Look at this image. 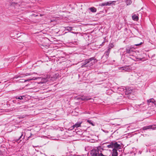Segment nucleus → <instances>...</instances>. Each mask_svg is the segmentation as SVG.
I'll use <instances>...</instances> for the list:
<instances>
[{
  "mask_svg": "<svg viewBox=\"0 0 156 156\" xmlns=\"http://www.w3.org/2000/svg\"><path fill=\"white\" fill-rule=\"evenodd\" d=\"M97 60L94 57H92L89 59H86L83 61L81 63V67H90L95 62H97Z\"/></svg>",
  "mask_w": 156,
  "mask_h": 156,
  "instance_id": "nucleus-1",
  "label": "nucleus"
},
{
  "mask_svg": "<svg viewBox=\"0 0 156 156\" xmlns=\"http://www.w3.org/2000/svg\"><path fill=\"white\" fill-rule=\"evenodd\" d=\"M148 129H152V130H155L156 129V125H150L147 126H144L142 128V129L143 130Z\"/></svg>",
  "mask_w": 156,
  "mask_h": 156,
  "instance_id": "nucleus-7",
  "label": "nucleus"
},
{
  "mask_svg": "<svg viewBox=\"0 0 156 156\" xmlns=\"http://www.w3.org/2000/svg\"><path fill=\"white\" fill-rule=\"evenodd\" d=\"M87 122L90 124H91L93 126H94V123H93V122L91 120H87Z\"/></svg>",
  "mask_w": 156,
  "mask_h": 156,
  "instance_id": "nucleus-22",
  "label": "nucleus"
},
{
  "mask_svg": "<svg viewBox=\"0 0 156 156\" xmlns=\"http://www.w3.org/2000/svg\"><path fill=\"white\" fill-rule=\"evenodd\" d=\"M156 61V59H154V60H151V64H152V65H153L154 66V63H153V62H154V61Z\"/></svg>",
  "mask_w": 156,
  "mask_h": 156,
  "instance_id": "nucleus-26",
  "label": "nucleus"
},
{
  "mask_svg": "<svg viewBox=\"0 0 156 156\" xmlns=\"http://www.w3.org/2000/svg\"><path fill=\"white\" fill-rule=\"evenodd\" d=\"M104 42H102V44H102V45H103V44H104Z\"/></svg>",
  "mask_w": 156,
  "mask_h": 156,
  "instance_id": "nucleus-33",
  "label": "nucleus"
},
{
  "mask_svg": "<svg viewBox=\"0 0 156 156\" xmlns=\"http://www.w3.org/2000/svg\"><path fill=\"white\" fill-rule=\"evenodd\" d=\"M20 77L19 76V77H17V78H20Z\"/></svg>",
  "mask_w": 156,
  "mask_h": 156,
  "instance_id": "nucleus-34",
  "label": "nucleus"
},
{
  "mask_svg": "<svg viewBox=\"0 0 156 156\" xmlns=\"http://www.w3.org/2000/svg\"><path fill=\"white\" fill-rule=\"evenodd\" d=\"M103 131L105 132V133H108V131L107 130H103V129H102Z\"/></svg>",
  "mask_w": 156,
  "mask_h": 156,
  "instance_id": "nucleus-28",
  "label": "nucleus"
},
{
  "mask_svg": "<svg viewBox=\"0 0 156 156\" xmlns=\"http://www.w3.org/2000/svg\"><path fill=\"white\" fill-rule=\"evenodd\" d=\"M82 123V122H77L75 124L72 126L71 127L69 128L68 130H71L73 129L74 128H77L81 126V124Z\"/></svg>",
  "mask_w": 156,
  "mask_h": 156,
  "instance_id": "nucleus-8",
  "label": "nucleus"
},
{
  "mask_svg": "<svg viewBox=\"0 0 156 156\" xmlns=\"http://www.w3.org/2000/svg\"><path fill=\"white\" fill-rule=\"evenodd\" d=\"M16 100H13L12 101H10L11 102H13V103H15V104H16V103H18V102H17V101H16Z\"/></svg>",
  "mask_w": 156,
  "mask_h": 156,
  "instance_id": "nucleus-25",
  "label": "nucleus"
},
{
  "mask_svg": "<svg viewBox=\"0 0 156 156\" xmlns=\"http://www.w3.org/2000/svg\"><path fill=\"white\" fill-rule=\"evenodd\" d=\"M109 3L108 2H107L100 3L99 4V6L103 7L107 6H109Z\"/></svg>",
  "mask_w": 156,
  "mask_h": 156,
  "instance_id": "nucleus-10",
  "label": "nucleus"
},
{
  "mask_svg": "<svg viewBox=\"0 0 156 156\" xmlns=\"http://www.w3.org/2000/svg\"><path fill=\"white\" fill-rule=\"evenodd\" d=\"M114 141L110 143V144L107 145V147L108 148H113Z\"/></svg>",
  "mask_w": 156,
  "mask_h": 156,
  "instance_id": "nucleus-20",
  "label": "nucleus"
},
{
  "mask_svg": "<svg viewBox=\"0 0 156 156\" xmlns=\"http://www.w3.org/2000/svg\"><path fill=\"white\" fill-rule=\"evenodd\" d=\"M132 19L134 21H137L139 20L138 14H134L132 16Z\"/></svg>",
  "mask_w": 156,
  "mask_h": 156,
  "instance_id": "nucleus-14",
  "label": "nucleus"
},
{
  "mask_svg": "<svg viewBox=\"0 0 156 156\" xmlns=\"http://www.w3.org/2000/svg\"><path fill=\"white\" fill-rule=\"evenodd\" d=\"M109 3V5L110 6L112 5H115V3L116 2H117V4H118L119 3V2L118 1H109L108 2Z\"/></svg>",
  "mask_w": 156,
  "mask_h": 156,
  "instance_id": "nucleus-16",
  "label": "nucleus"
},
{
  "mask_svg": "<svg viewBox=\"0 0 156 156\" xmlns=\"http://www.w3.org/2000/svg\"><path fill=\"white\" fill-rule=\"evenodd\" d=\"M111 50V49L108 48L107 51H106L105 52H108V53H110Z\"/></svg>",
  "mask_w": 156,
  "mask_h": 156,
  "instance_id": "nucleus-27",
  "label": "nucleus"
},
{
  "mask_svg": "<svg viewBox=\"0 0 156 156\" xmlns=\"http://www.w3.org/2000/svg\"><path fill=\"white\" fill-rule=\"evenodd\" d=\"M129 66H125L121 67V69L122 70H125L126 71H128V70L129 69Z\"/></svg>",
  "mask_w": 156,
  "mask_h": 156,
  "instance_id": "nucleus-15",
  "label": "nucleus"
},
{
  "mask_svg": "<svg viewBox=\"0 0 156 156\" xmlns=\"http://www.w3.org/2000/svg\"><path fill=\"white\" fill-rule=\"evenodd\" d=\"M24 133L23 132L21 133V135L20 137L16 139L15 140L16 142H17L18 143L20 142L25 137H27V140H28V139L30 137L32 133L30 131L28 130L27 131L26 133H25V135H24Z\"/></svg>",
  "mask_w": 156,
  "mask_h": 156,
  "instance_id": "nucleus-2",
  "label": "nucleus"
},
{
  "mask_svg": "<svg viewBox=\"0 0 156 156\" xmlns=\"http://www.w3.org/2000/svg\"><path fill=\"white\" fill-rule=\"evenodd\" d=\"M114 47V45L113 43H110L109 44L108 48L111 49Z\"/></svg>",
  "mask_w": 156,
  "mask_h": 156,
  "instance_id": "nucleus-21",
  "label": "nucleus"
},
{
  "mask_svg": "<svg viewBox=\"0 0 156 156\" xmlns=\"http://www.w3.org/2000/svg\"><path fill=\"white\" fill-rule=\"evenodd\" d=\"M14 98L18 102V103H24L27 101V95L20 94L14 96Z\"/></svg>",
  "mask_w": 156,
  "mask_h": 156,
  "instance_id": "nucleus-3",
  "label": "nucleus"
},
{
  "mask_svg": "<svg viewBox=\"0 0 156 156\" xmlns=\"http://www.w3.org/2000/svg\"><path fill=\"white\" fill-rule=\"evenodd\" d=\"M80 99L82 101H88L89 100L92 99L91 98H89L87 96H81L80 98Z\"/></svg>",
  "mask_w": 156,
  "mask_h": 156,
  "instance_id": "nucleus-11",
  "label": "nucleus"
},
{
  "mask_svg": "<svg viewBox=\"0 0 156 156\" xmlns=\"http://www.w3.org/2000/svg\"><path fill=\"white\" fill-rule=\"evenodd\" d=\"M89 9L91 11V12H95L97 11L96 9L94 7H92L89 8Z\"/></svg>",
  "mask_w": 156,
  "mask_h": 156,
  "instance_id": "nucleus-18",
  "label": "nucleus"
},
{
  "mask_svg": "<svg viewBox=\"0 0 156 156\" xmlns=\"http://www.w3.org/2000/svg\"><path fill=\"white\" fill-rule=\"evenodd\" d=\"M121 146L120 144H118L117 142L115 141H114L113 146V149H115V150H117L119 149H121Z\"/></svg>",
  "mask_w": 156,
  "mask_h": 156,
  "instance_id": "nucleus-9",
  "label": "nucleus"
},
{
  "mask_svg": "<svg viewBox=\"0 0 156 156\" xmlns=\"http://www.w3.org/2000/svg\"><path fill=\"white\" fill-rule=\"evenodd\" d=\"M66 30L69 31L72 30L73 29L72 27H67L66 28Z\"/></svg>",
  "mask_w": 156,
  "mask_h": 156,
  "instance_id": "nucleus-24",
  "label": "nucleus"
},
{
  "mask_svg": "<svg viewBox=\"0 0 156 156\" xmlns=\"http://www.w3.org/2000/svg\"><path fill=\"white\" fill-rule=\"evenodd\" d=\"M109 54V53H108V52H105L104 54V56L106 58H108V57Z\"/></svg>",
  "mask_w": 156,
  "mask_h": 156,
  "instance_id": "nucleus-23",
  "label": "nucleus"
},
{
  "mask_svg": "<svg viewBox=\"0 0 156 156\" xmlns=\"http://www.w3.org/2000/svg\"><path fill=\"white\" fill-rule=\"evenodd\" d=\"M99 156H106L105 155H104L102 153V152L100 153V155Z\"/></svg>",
  "mask_w": 156,
  "mask_h": 156,
  "instance_id": "nucleus-31",
  "label": "nucleus"
},
{
  "mask_svg": "<svg viewBox=\"0 0 156 156\" xmlns=\"http://www.w3.org/2000/svg\"><path fill=\"white\" fill-rule=\"evenodd\" d=\"M118 154V153L117 151V150L113 149L112 156H117Z\"/></svg>",
  "mask_w": 156,
  "mask_h": 156,
  "instance_id": "nucleus-17",
  "label": "nucleus"
},
{
  "mask_svg": "<svg viewBox=\"0 0 156 156\" xmlns=\"http://www.w3.org/2000/svg\"><path fill=\"white\" fill-rule=\"evenodd\" d=\"M44 80H45L44 81V82H47V81H48V79L47 78H46V79H44Z\"/></svg>",
  "mask_w": 156,
  "mask_h": 156,
  "instance_id": "nucleus-30",
  "label": "nucleus"
},
{
  "mask_svg": "<svg viewBox=\"0 0 156 156\" xmlns=\"http://www.w3.org/2000/svg\"><path fill=\"white\" fill-rule=\"evenodd\" d=\"M155 103H153V104H154V105H155L156 106V101H155Z\"/></svg>",
  "mask_w": 156,
  "mask_h": 156,
  "instance_id": "nucleus-32",
  "label": "nucleus"
},
{
  "mask_svg": "<svg viewBox=\"0 0 156 156\" xmlns=\"http://www.w3.org/2000/svg\"><path fill=\"white\" fill-rule=\"evenodd\" d=\"M35 79H28L27 80H24L23 79H20L19 80V82L24 83L27 81H29L30 80H34Z\"/></svg>",
  "mask_w": 156,
  "mask_h": 156,
  "instance_id": "nucleus-12",
  "label": "nucleus"
},
{
  "mask_svg": "<svg viewBox=\"0 0 156 156\" xmlns=\"http://www.w3.org/2000/svg\"><path fill=\"white\" fill-rule=\"evenodd\" d=\"M103 150L101 147H98L96 148L92 149L90 152L91 156H99L100 153Z\"/></svg>",
  "mask_w": 156,
  "mask_h": 156,
  "instance_id": "nucleus-4",
  "label": "nucleus"
},
{
  "mask_svg": "<svg viewBox=\"0 0 156 156\" xmlns=\"http://www.w3.org/2000/svg\"><path fill=\"white\" fill-rule=\"evenodd\" d=\"M142 44V42H140V43L137 44H135V45L136 46H139V45H141V44Z\"/></svg>",
  "mask_w": 156,
  "mask_h": 156,
  "instance_id": "nucleus-29",
  "label": "nucleus"
},
{
  "mask_svg": "<svg viewBox=\"0 0 156 156\" xmlns=\"http://www.w3.org/2000/svg\"><path fill=\"white\" fill-rule=\"evenodd\" d=\"M125 2L127 5H130L132 2L131 0H125Z\"/></svg>",
  "mask_w": 156,
  "mask_h": 156,
  "instance_id": "nucleus-19",
  "label": "nucleus"
},
{
  "mask_svg": "<svg viewBox=\"0 0 156 156\" xmlns=\"http://www.w3.org/2000/svg\"><path fill=\"white\" fill-rule=\"evenodd\" d=\"M126 53L129 54L130 55H132L135 52V48L131 46L126 47Z\"/></svg>",
  "mask_w": 156,
  "mask_h": 156,
  "instance_id": "nucleus-6",
  "label": "nucleus"
},
{
  "mask_svg": "<svg viewBox=\"0 0 156 156\" xmlns=\"http://www.w3.org/2000/svg\"><path fill=\"white\" fill-rule=\"evenodd\" d=\"M147 102L148 105H149L151 103V104H153V103H155V101L153 98H152L147 100Z\"/></svg>",
  "mask_w": 156,
  "mask_h": 156,
  "instance_id": "nucleus-13",
  "label": "nucleus"
},
{
  "mask_svg": "<svg viewBox=\"0 0 156 156\" xmlns=\"http://www.w3.org/2000/svg\"><path fill=\"white\" fill-rule=\"evenodd\" d=\"M118 91L121 94H124V93L126 95L129 94L131 92V90H129V89H127L125 87H120L118 89Z\"/></svg>",
  "mask_w": 156,
  "mask_h": 156,
  "instance_id": "nucleus-5",
  "label": "nucleus"
}]
</instances>
